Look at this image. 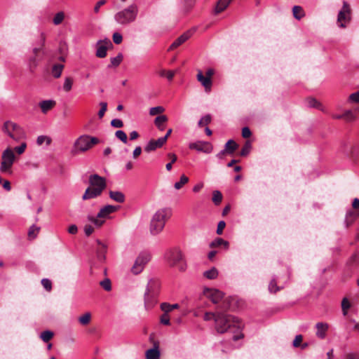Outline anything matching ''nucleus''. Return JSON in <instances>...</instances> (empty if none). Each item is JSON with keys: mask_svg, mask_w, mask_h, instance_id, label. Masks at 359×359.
<instances>
[{"mask_svg": "<svg viewBox=\"0 0 359 359\" xmlns=\"http://www.w3.org/2000/svg\"><path fill=\"white\" fill-rule=\"evenodd\" d=\"M224 311H218L217 316L215 317V328L217 332L224 334L231 328L240 330L243 325L239 319L231 315L226 314Z\"/></svg>", "mask_w": 359, "mask_h": 359, "instance_id": "1", "label": "nucleus"}, {"mask_svg": "<svg viewBox=\"0 0 359 359\" xmlns=\"http://www.w3.org/2000/svg\"><path fill=\"white\" fill-rule=\"evenodd\" d=\"M88 182L90 187L86 189L83 195L82 196V199L83 201L97 198L101 196L103 191L107 187L105 178L97 174L90 175Z\"/></svg>", "mask_w": 359, "mask_h": 359, "instance_id": "2", "label": "nucleus"}, {"mask_svg": "<svg viewBox=\"0 0 359 359\" xmlns=\"http://www.w3.org/2000/svg\"><path fill=\"white\" fill-rule=\"evenodd\" d=\"M172 215L170 208H165L158 210L154 215L150 223V232L152 235L160 233L165 224V222Z\"/></svg>", "mask_w": 359, "mask_h": 359, "instance_id": "3", "label": "nucleus"}, {"mask_svg": "<svg viewBox=\"0 0 359 359\" xmlns=\"http://www.w3.org/2000/svg\"><path fill=\"white\" fill-rule=\"evenodd\" d=\"M203 295L210 299L212 304L217 305L218 311H226L229 308V299L224 298V293L216 288L205 287L203 292Z\"/></svg>", "mask_w": 359, "mask_h": 359, "instance_id": "4", "label": "nucleus"}, {"mask_svg": "<svg viewBox=\"0 0 359 359\" xmlns=\"http://www.w3.org/2000/svg\"><path fill=\"white\" fill-rule=\"evenodd\" d=\"M138 7L133 4L127 8L117 12L114 15L115 21L121 25H128L136 20L138 14Z\"/></svg>", "mask_w": 359, "mask_h": 359, "instance_id": "5", "label": "nucleus"}, {"mask_svg": "<svg viewBox=\"0 0 359 359\" xmlns=\"http://www.w3.org/2000/svg\"><path fill=\"white\" fill-rule=\"evenodd\" d=\"M100 142L98 138L88 135H83L79 137L74 142L72 154L83 153Z\"/></svg>", "mask_w": 359, "mask_h": 359, "instance_id": "6", "label": "nucleus"}, {"mask_svg": "<svg viewBox=\"0 0 359 359\" xmlns=\"http://www.w3.org/2000/svg\"><path fill=\"white\" fill-rule=\"evenodd\" d=\"M159 286L160 283L157 279H151L148 282L144 292V304L147 309L154 305Z\"/></svg>", "mask_w": 359, "mask_h": 359, "instance_id": "7", "label": "nucleus"}, {"mask_svg": "<svg viewBox=\"0 0 359 359\" xmlns=\"http://www.w3.org/2000/svg\"><path fill=\"white\" fill-rule=\"evenodd\" d=\"M165 258L170 266L176 267L180 271H184L186 263L181 250L177 248L170 250L165 255Z\"/></svg>", "mask_w": 359, "mask_h": 359, "instance_id": "8", "label": "nucleus"}, {"mask_svg": "<svg viewBox=\"0 0 359 359\" xmlns=\"http://www.w3.org/2000/svg\"><path fill=\"white\" fill-rule=\"evenodd\" d=\"M118 210V206L107 205L100 209L96 217L89 215L88 216V219L99 228L104 224V219L108 218L110 214L115 212Z\"/></svg>", "mask_w": 359, "mask_h": 359, "instance_id": "9", "label": "nucleus"}, {"mask_svg": "<svg viewBox=\"0 0 359 359\" xmlns=\"http://www.w3.org/2000/svg\"><path fill=\"white\" fill-rule=\"evenodd\" d=\"M3 131L17 142L25 137L23 129L19 125L11 121H7L4 123Z\"/></svg>", "mask_w": 359, "mask_h": 359, "instance_id": "10", "label": "nucleus"}, {"mask_svg": "<svg viewBox=\"0 0 359 359\" xmlns=\"http://www.w3.org/2000/svg\"><path fill=\"white\" fill-rule=\"evenodd\" d=\"M15 156L13 150L11 147H8L4 151L1 155V163L0 171L3 173L11 174V168L15 161Z\"/></svg>", "mask_w": 359, "mask_h": 359, "instance_id": "11", "label": "nucleus"}, {"mask_svg": "<svg viewBox=\"0 0 359 359\" xmlns=\"http://www.w3.org/2000/svg\"><path fill=\"white\" fill-rule=\"evenodd\" d=\"M44 55V50L42 48H34L28 58V68L31 73H34Z\"/></svg>", "mask_w": 359, "mask_h": 359, "instance_id": "12", "label": "nucleus"}, {"mask_svg": "<svg viewBox=\"0 0 359 359\" xmlns=\"http://www.w3.org/2000/svg\"><path fill=\"white\" fill-rule=\"evenodd\" d=\"M351 20V8L350 5L344 1L342 8L337 15V24L339 27H346V24L349 23Z\"/></svg>", "mask_w": 359, "mask_h": 359, "instance_id": "13", "label": "nucleus"}, {"mask_svg": "<svg viewBox=\"0 0 359 359\" xmlns=\"http://www.w3.org/2000/svg\"><path fill=\"white\" fill-rule=\"evenodd\" d=\"M150 259L151 255L149 253L146 252H141L136 258L131 268V272L135 275L140 273Z\"/></svg>", "mask_w": 359, "mask_h": 359, "instance_id": "14", "label": "nucleus"}, {"mask_svg": "<svg viewBox=\"0 0 359 359\" xmlns=\"http://www.w3.org/2000/svg\"><path fill=\"white\" fill-rule=\"evenodd\" d=\"M112 46V43L108 39L100 40L96 43V56L100 58L105 57L109 47Z\"/></svg>", "mask_w": 359, "mask_h": 359, "instance_id": "15", "label": "nucleus"}, {"mask_svg": "<svg viewBox=\"0 0 359 359\" xmlns=\"http://www.w3.org/2000/svg\"><path fill=\"white\" fill-rule=\"evenodd\" d=\"M191 149H196L205 154H210L212 151V146L208 142L198 141L189 144V146Z\"/></svg>", "mask_w": 359, "mask_h": 359, "instance_id": "16", "label": "nucleus"}, {"mask_svg": "<svg viewBox=\"0 0 359 359\" xmlns=\"http://www.w3.org/2000/svg\"><path fill=\"white\" fill-rule=\"evenodd\" d=\"M192 32L187 31V32L179 36L169 47L168 50H172L187 41L191 36Z\"/></svg>", "mask_w": 359, "mask_h": 359, "instance_id": "17", "label": "nucleus"}, {"mask_svg": "<svg viewBox=\"0 0 359 359\" xmlns=\"http://www.w3.org/2000/svg\"><path fill=\"white\" fill-rule=\"evenodd\" d=\"M164 144H165V138L151 140L147 144V145L145 147L144 150L147 152H150L156 150L157 148L161 147Z\"/></svg>", "mask_w": 359, "mask_h": 359, "instance_id": "18", "label": "nucleus"}, {"mask_svg": "<svg viewBox=\"0 0 359 359\" xmlns=\"http://www.w3.org/2000/svg\"><path fill=\"white\" fill-rule=\"evenodd\" d=\"M97 248L96 249V257L99 262H104L106 259V253L107 251V246L102 243L100 241L97 240Z\"/></svg>", "mask_w": 359, "mask_h": 359, "instance_id": "19", "label": "nucleus"}, {"mask_svg": "<svg viewBox=\"0 0 359 359\" xmlns=\"http://www.w3.org/2000/svg\"><path fill=\"white\" fill-rule=\"evenodd\" d=\"M197 79L204 86L206 91H210L212 86V80L207 76H205L201 71H198L197 74Z\"/></svg>", "mask_w": 359, "mask_h": 359, "instance_id": "20", "label": "nucleus"}, {"mask_svg": "<svg viewBox=\"0 0 359 359\" xmlns=\"http://www.w3.org/2000/svg\"><path fill=\"white\" fill-rule=\"evenodd\" d=\"M316 327L317 329L316 336L320 339H324L328 330L329 325L325 323H318Z\"/></svg>", "mask_w": 359, "mask_h": 359, "instance_id": "21", "label": "nucleus"}, {"mask_svg": "<svg viewBox=\"0 0 359 359\" xmlns=\"http://www.w3.org/2000/svg\"><path fill=\"white\" fill-rule=\"evenodd\" d=\"M147 359H158L160 358V351L158 350V343H154V347L146 351Z\"/></svg>", "mask_w": 359, "mask_h": 359, "instance_id": "22", "label": "nucleus"}, {"mask_svg": "<svg viewBox=\"0 0 359 359\" xmlns=\"http://www.w3.org/2000/svg\"><path fill=\"white\" fill-rule=\"evenodd\" d=\"M359 217V210H349L346 215V227H349Z\"/></svg>", "mask_w": 359, "mask_h": 359, "instance_id": "23", "label": "nucleus"}, {"mask_svg": "<svg viewBox=\"0 0 359 359\" xmlns=\"http://www.w3.org/2000/svg\"><path fill=\"white\" fill-rule=\"evenodd\" d=\"M55 101L47 100H43L39 102V106L43 114H46L48 111L51 110L55 106Z\"/></svg>", "mask_w": 359, "mask_h": 359, "instance_id": "24", "label": "nucleus"}, {"mask_svg": "<svg viewBox=\"0 0 359 359\" xmlns=\"http://www.w3.org/2000/svg\"><path fill=\"white\" fill-rule=\"evenodd\" d=\"M229 242L221 238H217L210 243V248H211L222 247L226 250L229 248Z\"/></svg>", "mask_w": 359, "mask_h": 359, "instance_id": "25", "label": "nucleus"}, {"mask_svg": "<svg viewBox=\"0 0 359 359\" xmlns=\"http://www.w3.org/2000/svg\"><path fill=\"white\" fill-rule=\"evenodd\" d=\"M109 195L111 199L117 203H122L125 201V195L121 191H109Z\"/></svg>", "mask_w": 359, "mask_h": 359, "instance_id": "26", "label": "nucleus"}, {"mask_svg": "<svg viewBox=\"0 0 359 359\" xmlns=\"http://www.w3.org/2000/svg\"><path fill=\"white\" fill-rule=\"evenodd\" d=\"M238 144L233 140H230L226 143L225 149L222 151V154H232L238 149Z\"/></svg>", "mask_w": 359, "mask_h": 359, "instance_id": "27", "label": "nucleus"}, {"mask_svg": "<svg viewBox=\"0 0 359 359\" xmlns=\"http://www.w3.org/2000/svg\"><path fill=\"white\" fill-rule=\"evenodd\" d=\"M65 66L62 64H55L53 65L51 69V74L55 79H58L61 76Z\"/></svg>", "mask_w": 359, "mask_h": 359, "instance_id": "28", "label": "nucleus"}, {"mask_svg": "<svg viewBox=\"0 0 359 359\" xmlns=\"http://www.w3.org/2000/svg\"><path fill=\"white\" fill-rule=\"evenodd\" d=\"M167 121L168 117L165 115H160L155 118L154 123L160 130H164L165 127L163 123Z\"/></svg>", "mask_w": 359, "mask_h": 359, "instance_id": "29", "label": "nucleus"}, {"mask_svg": "<svg viewBox=\"0 0 359 359\" xmlns=\"http://www.w3.org/2000/svg\"><path fill=\"white\" fill-rule=\"evenodd\" d=\"M231 1L232 0H219L215 8V13H219L224 11L228 7Z\"/></svg>", "mask_w": 359, "mask_h": 359, "instance_id": "30", "label": "nucleus"}, {"mask_svg": "<svg viewBox=\"0 0 359 359\" xmlns=\"http://www.w3.org/2000/svg\"><path fill=\"white\" fill-rule=\"evenodd\" d=\"M292 14L295 19L301 20L302 18L305 16V12L302 6H294L292 8Z\"/></svg>", "mask_w": 359, "mask_h": 359, "instance_id": "31", "label": "nucleus"}, {"mask_svg": "<svg viewBox=\"0 0 359 359\" xmlns=\"http://www.w3.org/2000/svg\"><path fill=\"white\" fill-rule=\"evenodd\" d=\"M343 119L346 122H353L356 120L357 116L354 111L346 110L342 114Z\"/></svg>", "mask_w": 359, "mask_h": 359, "instance_id": "32", "label": "nucleus"}, {"mask_svg": "<svg viewBox=\"0 0 359 359\" xmlns=\"http://www.w3.org/2000/svg\"><path fill=\"white\" fill-rule=\"evenodd\" d=\"M203 276L209 280H213L218 276V271L215 267H212L210 270L205 271Z\"/></svg>", "mask_w": 359, "mask_h": 359, "instance_id": "33", "label": "nucleus"}, {"mask_svg": "<svg viewBox=\"0 0 359 359\" xmlns=\"http://www.w3.org/2000/svg\"><path fill=\"white\" fill-rule=\"evenodd\" d=\"M180 307V305L178 304H170L168 303H162L161 304V310L165 312L169 313L174 309H177Z\"/></svg>", "mask_w": 359, "mask_h": 359, "instance_id": "34", "label": "nucleus"}, {"mask_svg": "<svg viewBox=\"0 0 359 359\" xmlns=\"http://www.w3.org/2000/svg\"><path fill=\"white\" fill-rule=\"evenodd\" d=\"M78 320L81 325L86 326L88 325L91 321V314L89 312L85 313L83 315L81 316Z\"/></svg>", "mask_w": 359, "mask_h": 359, "instance_id": "35", "label": "nucleus"}, {"mask_svg": "<svg viewBox=\"0 0 359 359\" xmlns=\"http://www.w3.org/2000/svg\"><path fill=\"white\" fill-rule=\"evenodd\" d=\"M307 104L309 107L318 109L321 111H323L322 104L320 102H318L316 99L313 97H309L306 100Z\"/></svg>", "mask_w": 359, "mask_h": 359, "instance_id": "36", "label": "nucleus"}, {"mask_svg": "<svg viewBox=\"0 0 359 359\" xmlns=\"http://www.w3.org/2000/svg\"><path fill=\"white\" fill-rule=\"evenodd\" d=\"M65 13L63 11H60L55 15V16L53 19V23L55 25H59L63 22V20H65Z\"/></svg>", "mask_w": 359, "mask_h": 359, "instance_id": "37", "label": "nucleus"}, {"mask_svg": "<svg viewBox=\"0 0 359 359\" xmlns=\"http://www.w3.org/2000/svg\"><path fill=\"white\" fill-rule=\"evenodd\" d=\"M351 304L350 303L349 300L344 297L341 301V309L344 316H346L348 313V310L351 308Z\"/></svg>", "mask_w": 359, "mask_h": 359, "instance_id": "38", "label": "nucleus"}, {"mask_svg": "<svg viewBox=\"0 0 359 359\" xmlns=\"http://www.w3.org/2000/svg\"><path fill=\"white\" fill-rule=\"evenodd\" d=\"M222 194L219 191H214L212 192V201L215 205H219L222 201Z\"/></svg>", "mask_w": 359, "mask_h": 359, "instance_id": "39", "label": "nucleus"}, {"mask_svg": "<svg viewBox=\"0 0 359 359\" xmlns=\"http://www.w3.org/2000/svg\"><path fill=\"white\" fill-rule=\"evenodd\" d=\"M168 157L170 160V163H167L165 165L166 170L168 171H170L172 167V164L175 163L177 160V156L173 153L168 154Z\"/></svg>", "mask_w": 359, "mask_h": 359, "instance_id": "40", "label": "nucleus"}, {"mask_svg": "<svg viewBox=\"0 0 359 359\" xmlns=\"http://www.w3.org/2000/svg\"><path fill=\"white\" fill-rule=\"evenodd\" d=\"M40 231V228L34 225L32 226L28 231V237L29 239H34L36 237Z\"/></svg>", "mask_w": 359, "mask_h": 359, "instance_id": "41", "label": "nucleus"}, {"mask_svg": "<svg viewBox=\"0 0 359 359\" xmlns=\"http://www.w3.org/2000/svg\"><path fill=\"white\" fill-rule=\"evenodd\" d=\"M74 80L72 77H66L64 84L63 89L65 92H69L72 90Z\"/></svg>", "mask_w": 359, "mask_h": 359, "instance_id": "42", "label": "nucleus"}, {"mask_svg": "<svg viewBox=\"0 0 359 359\" xmlns=\"http://www.w3.org/2000/svg\"><path fill=\"white\" fill-rule=\"evenodd\" d=\"M189 182V178L184 175H182L181 177H180V180L179 182H176L174 185L175 188L176 189H180L181 188H182V187L184 185H185L187 182Z\"/></svg>", "mask_w": 359, "mask_h": 359, "instance_id": "43", "label": "nucleus"}, {"mask_svg": "<svg viewBox=\"0 0 359 359\" xmlns=\"http://www.w3.org/2000/svg\"><path fill=\"white\" fill-rule=\"evenodd\" d=\"M53 332L49 330L44 331L41 334V339L44 342H48L53 337Z\"/></svg>", "mask_w": 359, "mask_h": 359, "instance_id": "44", "label": "nucleus"}, {"mask_svg": "<svg viewBox=\"0 0 359 359\" xmlns=\"http://www.w3.org/2000/svg\"><path fill=\"white\" fill-rule=\"evenodd\" d=\"M250 149H251V143L250 141H247L245 143L244 146L243 147V148L240 152V156H247L250 153Z\"/></svg>", "mask_w": 359, "mask_h": 359, "instance_id": "45", "label": "nucleus"}, {"mask_svg": "<svg viewBox=\"0 0 359 359\" xmlns=\"http://www.w3.org/2000/svg\"><path fill=\"white\" fill-rule=\"evenodd\" d=\"M280 287L277 285L276 281L273 279L270 281L269 285V290L271 293H276L278 291L280 290Z\"/></svg>", "mask_w": 359, "mask_h": 359, "instance_id": "46", "label": "nucleus"}, {"mask_svg": "<svg viewBox=\"0 0 359 359\" xmlns=\"http://www.w3.org/2000/svg\"><path fill=\"white\" fill-rule=\"evenodd\" d=\"M164 111H165V109L163 107L158 106V107L151 108L149 110V114L151 116H155L157 114H161Z\"/></svg>", "mask_w": 359, "mask_h": 359, "instance_id": "47", "label": "nucleus"}, {"mask_svg": "<svg viewBox=\"0 0 359 359\" xmlns=\"http://www.w3.org/2000/svg\"><path fill=\"white\" fill-rule=\"evenodd\" d=\"M115 135L118 140H120L123 143H125V144L127 143L128 137H127V135L126 134V133L124 131L117 130L115 133Z\"/></svg>", "mask_w": 359, "mask_h": 359, "instance_id": "48", "label": "nucleus"}, {"mask_svg": "<svg viewBox=\"0 0 359 359\" xmlns=\"http://www.w3.org/2000/svg\"><path fill=\"white\" fill-rule=\"evenodd\" d=\"M100 109L98 111L97 115L100 118H102L105 112L107 110V103L105 102H102L100 103Z\"/></svg>", "mask_w": 359, "mask_h": 359, "instance_id": "49", "label": "nucleus"}, {"mask_svg": "<svg viewBox=\"0 0 359 359\" xmlns=\"http://www.w3.org/2000/svg\"><path fill=\"white\" fill-rule=\"evenodd\" d=\"M100 286L106 291H110L111 290V281L109 278H105L100 283Z\"/></svg>", "mask_w": 359, "mask_h": 359, "instance_id": "50", "label": "nucleus"}, {"mask_svg": "<svg viewBox=\"0 0 359 359\" xmlns=\"http://www.w3.org/2000/svg\"><path fill=\"white\" fill-rule=\"evenodd\" d=\"M211 121V116L210 114L205 115L198 121V126L203 127L207 126Z\"/></svg>", "mask_w": 359, "mask_h": 359, "instance_id": "51", "label": "nucleus"}, {"mask_svg": "<svg viewBox=\"0 0 359 359\" xmlns=\"http://www.w3.org/2000/svg\"><path fill=\"white\" fill-rule=\"evenodd\" d=\"M123 60L122 54L119 53L116 57L111 58V65L117 67L120 65Z\"/></svg>", "mask_w": 359, "mask_h": 359, "instance_id": "52", "label": "nucleus"}, {"mask_svg": "<svg viewBox=\"0 0 359 359\" xmlns=\"http://www.w3.org/2000/svg\"><path fill=\"white\" fill-rule=\"evenodd\" d=\"M159 74L161 76H166L169 81H171L172 80L175 76V72L172 71H166L165 69H163L160 71Z\"/></svg>", "mask_w": 359, "mask_h": 359, "instance_id": "53", "label": "nucleus"}, {"mask_svg": "<svg viewBox=\"0 0 359 359\" xmlns=\"http://www.w3.org/2000/svg\"><path fill=\"white\" fill-rule=\"evenodd\" d=\"M160 322H161V323H162L163 325H170V316L168 313L164 312V313L161 316Z\"/></svg>", "mask_w": 359, "mask_h": 359, "instance_id": "54", "label": "nucleus"}, {"mask_svg": "<svg viewBox=\"0 0 359 359\" xmlns=\"http://www.w3.org/2000/svg\"><path fill=\"white\" fill-rule=\"evenodd\" d=\"M41 284L47 291L50 292L52 290V283L49 279H42Z\"/></svg>", "mask_w": 359, "mask_h": 359, "instance_id": "55", "label": "nucleus"}, {"mask_svg": "<svg viewBox=\"0 0 359 359\" xmlns=\"http://www.w3.org/2000/svg\"><path fill=\"white\" fill-rule=\"evenodd\" d=\"M348 101L350 102L358 103L359 102V90L351 94L348 97Z\"/></svg>", "mask_w": 359, "mask_h": 359, "instance_id": "56", "label": "nucleus"}, {"mask_svg": "<svg viewBox=\"0 0 359 359\" xmlns=\"http://www.w3.org/2000/svg\"><path fill=\"white\" fill-rule=\"evenodd\" d=\"M303 341V336L302 334H298L295 337L292 345L294 347L297 348L301 346V344Z\"/></svg>", "mask_w": 359, "mask_h": 359, "instance_id": "57", "label": "nucleus"}, {"mask_svg": "<svg viewBox=\"0 0 359 359\" xmlns=\"http://www.w3.org/2000/svg\"><path fill=\"white\" fill-rule=\"evenodd\" d=\"M27 147V144L25 142H22L20 146L15 147L13 149L18 154L20 155L23 154L25 151V149Z\"/></svg>", "mask_w": 359, "mask_h": 359, "instance_id": "58", "label": "nucleus"}, {"mask_svg": "<svg viewBox=\"0 0 359 359\" xmlns=\"http://www.w3.org/2000/svg\"><path fill=\"white\" fill-rule=\"evenodd\" d=\"M218 311L217 312H206L204 315V320L206 321L210 320L211 319H214L215 321V317L217 316Z\"/></svg>", "mask_w": 359, "mask_h": 359, "instance_id": "59", "label": "nucleus"}, {"mask_svg": "<svg viewBox=\"0 0 359 359\" xmlns=\"http://www.w3.org/2000/svg\"><path fill=\"white\" fill-rule=\"evenodd\" d=\"M112 39H113V41L116 44H120L123 41L122 35L121 34H119L118 32L114 33L113 36H112Z\"/></svg>", "mask_w": 359, "mask_h": 359, "instance_id": "60", "label": "nucleus"}, {"mask_svg": "<svg viewBox=\"0 0 359 359\" xmlns=\"http://www.w3.org/2000/svg\"><path fill=\"white\" fill-rule=\"evenodd\" d=\"M111 126L114 128H122L123 126V123L121 119L115 118L111 120Z\"/></svg>", "mask_w": 359, "mask_h": 359, "instance_id": "61", "label": "nucleus"}, {"mask_svg": "<svg viewBox=\"0 0 359 359\" xmlns=\"http://www.w3.org/2000/svg\"><path fill=\"white\" fill-rule=\"evenodd\" d=\"M226 226V223L224 221H220L217 224V233L221 235L223 233L224 229Z\"/></svg>", "mask_w": 359, "mask_h": 359, "instance_id": "62", "label": "nucleus"}, {"mask_svg": "<svg viewBox=\"0 0 359 359\" xmlns=\"http://www.w3.org/2000/svg\"><path fill=\"white\" fill-rule=\"evenodd\" d=\"M344 359H359V352L348 353L344 355Z\"/></svg>", "mask_w": 359, "mask_h": 359, "instance_id": "63", "label": "nucleus"}, {"mask_svg": "<svg viewBox=\"0 0 359 359\" xmlns=\"http://www.w3.org/2000/svg\"><path fill=\"white\" fill-rule=\"evenodd\" d=\"M94 231V228L90 224H86L84 226V232L87 236H90Z\"/></svg>", "mask_w": 359, "mask_h": 359, "instance_id": "64", "label": "nucleus"}]
</instances>
